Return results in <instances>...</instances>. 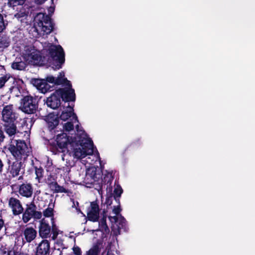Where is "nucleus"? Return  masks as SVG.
<instances>
[{
	"instance_id": "bb28decb",
	"label": "nucleus",
	"mask_w": 255,
	"mask_h": 255,
	"mask_svg": "<svg viewBox=\"0 0 255 255\" xmlns=\"http://www.w3.org/2000/svg\"><path fill=\"white\" fill-rule=\"evenodd\" d=\"M11 78L9 74H5L0 77V89L2 88L5 83Z\"/></svg>"
},
{
	"instance_id": "f03ea898",
	"label": "nucleus",
	"mask_w": 255,
	"mask_h": 255,
	"mask_svg": "<svg viewBox=\"0 0 255 255\" xmlns=\"http://www.w3.org/2000/svg\"><path fill=\"white\" fill-rule=\"evenodd\" d=\"M77 138L72 141L70 148L68 149L69 155L74 158L79 159L84 158L94 152V145L92 141L88 138L85 131L78 125H76Z\"/></svg>"
},
{
	"instance_id": "c85d7f7f",
	"label": "nucleus",
	"mask_w": 255,
	"mask_h": 255,
	"mask_svg": "<svg viewBox=\"0 0 255 255\" xmlns=\"http://www.w3.org/2000/svg\"><path fill=\"white\" fill-rule=\"evenodd\" d=\"M99 252V247L95 246L87 252L85 255H97Z\"/></svg>"
},
{
	"instance_id": "dca6fc26",
	"label": "nucleus",
	"mask_w": 255,
	"mask_h": 255,
	"mask_svg": "<svg viewBox=\"0 0 255 255\" xmlns=\"http://www.w3.org/2000/svg\"><path fill=\"white\" fill-rule=\"evenodd\" d=\"M4 129L5 133L10 138V141L12 139H14L15 135L18 132L16 126L13 123H5L4 125Z\"/></svg>"
},
{
	"instance_id": "a18cd8bd",
	"label": "nucleus",
	"mask_w": 255,
	"mask_h": 255,
	"mask_svg": "<svg viewBox=\"0 0 255 255\" xmlns=\"http://www.w3.org/2000/svg\"><path fill=\"white\" fill-rule=\"evenodd\" d=\"M107 255H114L111 251H110V250H108Z\"/></svg>"
},
{
	"instance_id": "49530a36",
	"label": "nucleus",
	"mask_w": 255,
	"mask_h": 255,
	"mask_svg": "<svg viewBox=\"0 0 255 255\" xmlns=\"http://www.w3.org/2000/svg\"><path fill=\"white\" fill-rule=\"evenodd\" d=\"M65 169L67 173H68L70 171V169L68 167H66Z\"/></svg>"
},
{
	"instance_id": "b1692460",
	"label": "nucleus",
	"mask_w": 255,
	"mask_h": 255,
	"mask_svg": "<svg viewBox=\"0 0 255 255\" xmlns=\"http://www.w3.org/2000/svg\"><path fill=\"white\" fill-rule=\"evenodd\" d=\"M100 231L102 232L107 233L109 231L108 227L106 224V217H104L99 223V229L95 231Z\"/></svg>"
},
{
	"instance_id": "a211bd4d",
	"label": "nucleus",
	"mask_w": 255,
	"mask_h": 255,
	"mask_svg": "<svg viewBox=\"0 0 255 255\" xmlns=\"http://www.w3.org/2000/svg\"><path fill=\"white\" fill-rule=\"evenodd\" d=\"M19 193L22 196L30 197L33 193V189L30 184H23L19 188Z\"/></svg>"
},
{
	"instance_id": "7ed1b4c3",
	"label": "nucleus",
	"mask_w": 255,
	"mask_h": 255,
	"mask_svg": "<svg viewBox=\"0 0 255 255\" xmlns=\"http://www.w3.org/2000/svg\"><path fill=\"white\" fill-rule=\"evenodd\" d=\"M67 87L65 88L59 89L56 90L50 97L47 98L46 104L48 107L53 109H56L61 104V98L63 101H74L75 100V94L74 90L71 88V85H65Z\"/></svg>"
},
{
	"instance_id": "4468645a",
	"label": "nucleus",
	"mask_w": 255,
	"mask_h": 255,
	"mask_svg": "<svg viewBox=\"0 0 255 255\" xmlns=\"http://www.w3.org/2000/svg\"><path fill=\"white\" fill-rule=\"evenodd\" d=\"M50 244L46 240H43L37 248L36 255H49Z\"/></svg>"
},
{
	"instance_id": "5701e85b",
	"label": "nucleus",
	"mask_w": 255,
	"mask_h": 255,
	"mask_svg": "<svg viewBox=\"0 0 255 255\" xmlns=\"http://www.w3.org/2000/svg\"><path fill=\"white\" fill-rule=\"evenodd\" d=\"M26 62L19 61L18 59H16L15 61L11 64V67L13 69L22 70L26 67Z\"/></svg>"
},
{
	"instance_id": "423d86ee",
	"label": "nucleus",
	"mask_w": 255,
	"mask_h": 255,
	"mask_svg": "<svg viewBox=\"0 0 255 255\" xmlns=\"http://www.w3.org/2000/svg\"><path fill=\"white\" fill-rule=\"evenodd\" d=\"M8 148L11 154L17 160L25 158L27 156L28 148L23 140L12 139Z\"/></svg>"
},
{
	"instance_id": "9d476101",
	"label": "nucleus",
	"mask_w": 255,
	"mask_h": 255,
	"mask_svg": "<svg viewBox=\"0 0 255 255\" xmlns=\"http://www.w3.org/2000/svg\"><path fill=\"white\" fill-rule=\"evenodd\" d=\"M87 217L89 220L92 222L98 221L99 216V207L96 202H92L87 210Z\"/></svg>"
},
{
	"instance_id": "37998d69",
	"label": "nucleus",
	"mask_w": 255,
	"mask_h": 255,
	"mask_svg": "<svg viewBox=\"0 0 255 255\" xmlns=\"http://www.w3.org/2000/svg\"><path fill=\"white\" fill-rule=\"evenodd\" d=\"M46 0H34L35 3L37 4H41L44 3Z\"/></svg>"
},
{
	"instance_id": "0eeeda50",
	"label": "nucleus",
	"mask_w": 255,
	"mask_h": 255,
	"mask_svg": "<svg viewBox=\"0 0 255 255\" xmlns=\"http://www.w3.org/2000/svg\"><path fill=\"white\" fill-rule=\"evenodd\" d=\"M19 108L24 113L30 114L36 111L37 105L35 100L32 96H26L21 99Z\"/></svg>"
},
{
	"instance_id": "e433bc0d",
	"label": "nucleus",
	"mask_w": 255,
	"mask_h": 255,
	"mask_svg": "<svg viewBox=\"0 0 255 255\" xmlns=\"http://www.w3.org/2000/svg\"><path fill=\"white\" fill-rule=\"evenodd\" d=\"M73 250L74 253V254L76 255H81V252L80 249L78 247H74L73 248Z\"/></svg>"
},
{
	"instance_id": "aec40b11",
	"label": "nucleus",
	"mask_w": 255,
	"mask_h": 255,
	"mask_svg": "<svg viewBox=\"0 0 255 255\" xmlns=\"http://www.w3.org/2000/svg\"><path fill=\"white\" fill-rule=\"evenodd\" d=\"M23 235L26 242L30 243L36 238L37 232L32 227H27L24 230Z\"/></svg>"
},
{
	"instance_id": "a878e982",
	"label": "nucleus",
	"mask_w": 255,
	"mask_h": 255,
	"mask_svg": "<svg viewBox=\"0 0 255 255\" xmlns=\"http://www.w3.org/2000/svg\"><path fill=\"white\" fill-rule=\"evenodd\" d=\"M78 124V123H74L73 121H71L70 122H67L63 125V128L65 131H70L71 130H73L74 129V124ZM76 125H78L82 129V128L80 127L78 124H76ZM76 127V126H75Z\"/></svg>"
},
{
	"instance_id": "f3484780",
	"label": "nucleus",
	"mask_w": 255,
	"mask_h": 255,
	"mask_svg": "<svg viewBox=\"0 0 255 255\" xmlns=\"http://www.w3.org/2000/svg\"><path fill=\"white\" fill-rule=\"evenodd\" d=\"M34 209H36V206L34 204H30L27 206L22 215V220L25 223L28 222L33 217Z\"/></svg>"
},
{
	"instance_id": "6ab92c4d",
	"label": "nucleus",
	"mask_w": 255,
	"mask_h": 255,
	"mask_svg": "<svg viewBox=\"0 0 255 255\" xmlns=\"http://www.w3.org/2000/svg\"><path fill=\"white\" fill-rule=\"evenodd\" d=\"M21 162L18 161L13 162L10 167V173L12 177H16L18 175L23 173V170L21 168Z\"/></svg>"
},
{
	"instance_id": "79ce46f5",
	"label": "nucleus",
	"mask_w": 255,
	"mask_h": 255,
	"mask_svg": "<svg viewBox=\"0 0 255 255\" xmlns=\"http://www.w3.org/2000/svg\"><path fill=\"white\" fill-rule=\"evenodd\" d=\"M3 165H4L3 162L2 161L1 159H0V173H1L2 171Z\"/></svg>"
},
{
	"instance_id": "6e6552de",
	"label": "nucleus",
	"mask_w": 255,
	"mask_h": 255,
	"mask_svg": "<svg viewBox=\"0 0 255 255\" xmlns=\"http://www.w3.org/2000/svg\"><path fill=\"white\" fill-rule=\"evenodd\" d=\"M75 138H77V136L71 137L69 139L65 133L58 134L56 140L58 148L62 152L65 151L67 152L68 149H69L70 148V144L72 143V140H75Z\"/></svg>"
},
{
	"instance_id": "58836bf2",
	"label": "nucleus",
	"mask_w": 255,
	"mask_h": 255,
	"mask_svg": "<svg viewBox=\"0 0 255 255\" xmlns=\"http://www.w3.org/2000/svg\"><path fill=\"white\" fill-rule=\"evenodd\" d=\"M52 232H53V236L52 237L53 239H55L58 234V232L56 231L55 225H52Z\"/></svg>"
},
{
	"instance_id": "cd10ccee",
	"label": "nucleus",
	"mask_w": 255,
	"mask_h": 255,
	"mask_svg": "<svg viewBox=\"0 0 255 255\" xmlns=\"http://www.w3.org/2000/svg\"><path fill=\"white\" fill-rule=\"evenodd\" d=\"M23 2V0H9L7 4L10 7H14L16 5H21Z\"/></svg>"
},
{
	"instance_id": "4be33fe9",
	"label": "nucleus",
	"mask_w": 255,
	"mask_h": 255,
	"mask_svg": "<svg viewBox=\"0 0 255 255\" xmlns=\"http://www.w3.org/2000/svg\"><path fill=\"white\" fill-rule=\"evenodd\" d=\"M109 219L112 222H115L117 224V226L119 229L125 227L126 225V220L122 216L118 217L116 216L113 217H109Z\"/></svg>"
},
{
	"instance_id": "7c9ffc66",
	"label": "nucleus",
	"mask_w": 255,
	"mask_h": 255,
	"mask_svg": "<svg viewBox=\"0 0 255 255\" xmlns=\"http://www.w3.org/2000/svg\"><path fill=\"white\" fill-rule=\"evenodd\" d=\"M43 215L45 217H52L53 215V209L51 207H48L43 211Z\"/></svg>"
},
{
	"instance_id": "9b49d317",
	"label": "nucleus",
	"mask_w": 255,
	"mask_h": 255,
	"mask_svg": "<svg viewBox=\"0 0 255 255\" xmlns=\"http://www.w3.org/2000/svg\"><path fill=\"white\" fill-rule=\"evenodd\" d=\"M8 205L11 209L14 215H19L23 211V207L20 201L14 197L8 199Z\"/></svg>"
},
{
	"instance_id": "4c0bfd02",
	"label": "nucleus",
	"mask_w": 255,
	"mask_h": 255,
	"mask_svg": "<svg viewBox=\"0 0 255 255\" xmlns=\"http://www.w3.org/2000/svg\"><path fill=\"white\" fill-rule=\"evenodd\" d=\"M7 255H25L23 253L15 252L14 251L11 250L8 252Z\"/></svg>"
},
{
	"instance_id": "f8f14e48",
	"label": "nucleus",
	"mask_w": 255,
	"mask_h": 255,
	"mask_svg": "<svg viewBox=\"0 0 255 255\" xmlns=\"http://www.w3.org/2000/svg\"><path fill=\"white\" fill-rule=\"evenodd\" d=\"M60 117L63 121H66L71 118L70 121H73L74 123H79L77 117L73 113V108L70 106H68L62 112Z\"/></svg>"
},
{
	"instance_id": "473e14b6",
	"label": "nucleus",
	"mask_w": 255,
	"mask_h": 255,
	"mask_svg": "<svg viewBox=\"0 0 255 255\" xmlns=\"http://www.w3.org/2000/svg\"><path fill=\"white\" fill-rule=\"evenodd\" d=\"M5 28V25L3 21V17L0 14V32H2Z\"/></svg>"
},
{
	"instance_id": "a19ab883",
	"label": "nucleus",
	"mask_w": 255,
	"mask_h": 255,
	"mask_svg": "<svg viewBox=\"0 0 255 255\" xmlns=\"http://www.w3.org/2000/svg\"><path fill=\"white\" fill-rule=\"evenodd\" d=\"M4 138V135L3 131L0 128V141L3 140Z\"/></svg>"
},
{
	"instance_id": "2f4dec72",
	"label": "nucleus",
	"mask_w": 255,
	"mask_h": 255,
	"mask_svg": "<svg viewBox=\"0 0 255 255\" xmlns=\"http://www.w3.org/2000/svg\"><path fill=\"white\" fill-rule=\"evenodd\" d=\"M43 170L41 168H35L36 178L39 181L40 179L42 177Z\"/></svg>"
},
{
	"instance_id": "393cba45",
	"label": "nucleus",
	"mask_w": 255,
	"mask_h": 255,
	"mask_svg": "<svg viewBox=\"0 0 255 255\" xmlns=\"http://www.w3.org/2000/svg\"><path fill=\"white\" fill-rule=\"evenodd\" d=\"M86 177L87 179L91 178L93 181H96L97 179L96 169L94 167L89 168L86 172Z\"/></svg>"
},
{
	"instance_id": "ddd939ff",
	"label": "nucleus",
	"mask_w": 255,
	"mask_h": 255,
	"mask_svg": "<svg viewBox=\"0 0 255 255\" xmlns=\"http://www.w3.org/2000/svg\"><path fill=\"white\" fill-rule=\"evenodd\" d=\"M51 231L50 226L45 219H43L40 221L39 227V234L42 238H47L49 237Z\"/></svg>"
},
{
	"instance_id": "c03bdc74",
	"label": "nucleus",
	"mask_w": 255,
	"mask_h": 255,
	"mask_svg": "<svg viewBox=\"0 0 255 255\" xmlns=\"http://www.w3.org/2000/svg\"><path fill=\"white\" fill-rule=\"evenodd\" d=\"M3 224H4V223H3V220L0 219V230L2 228V227L3 226Z\"/></svg>"
},
{
	"instance_id": "c9c22d12",
	"label": "nucleus",
	"mask_w": 255,
	"mask_h": 255,
	"mask_svg": "<svg viewBox=\"0 0 255 255\" xmlns=\"http://www.w3.org/2000/svg\"><path fill=\"white\" fill-rule=\"evenodd\" d=\"M121 211V209L120 208V206H114V208L113 209V212L115 214V215H118L119 214L120 212Z\"/></svg>"
},
{
	"instance_id": "ea45409f",
	"label": "nucleus",
	"mask_w": 255,
	"mask_h": 255,
	"mask_svg": "<svg viewBox=\"0 0 255 255\" xmlns=\"http://www.w3.org/2000/svg\"><path fill=\"white\" fill-rule=\"evenodd\" d=\"M94 158L91 161V162H89L90 164H93L94 163V162H93V160L95 159V161L99 160H100V157L99 155L98 154L97 155H95L94 156H92Z\"/></svg>"
},
{
	"instance_id": "412c9836",
	"label": "nucleus",
	"mask_w": 255,
	"mask_h": 255,
	"mask_svg": "<svg viewBox=\"0 0 255 255\" xmlns=\"http://www.w3.org/2000/svg\"><path fill=\"white\" fill-rule=\"evenodd\" d=\"M48 187L55 193H66V190L62 186L59 185L55 181L48 182Z\"/></svg>"
},
{
	"instance_id": "2eb2a0df",
	"label": "nucleus",
	"mask_w": 255,
	"mask_h": 255,
	"mask_svg": "<svg viewBox=\"0 0 255 255\" xmlns=\"http://www.w3.org/2000/svg\"><path fill=\"white\" fill-rule=\"evenodd\" d=\"M45 120L50 130L53 129L59 124L57 116L53 113H50L46 116Z\"/></svg>"
},
{
	"instance_id": "72a5a7b5",
	"label": "nucleus",
	"mask_w": 255,
	"mask_h": 255,
	"mask_svg": "<svg viewBox=\"0 0 255 255\" xmlns=\"http://www.w3.org/2000/svg\"><path fill=\"white\" fill-rule=\"evenodd\" d=\"M33 217L35 219H40L42 217V213L41 212L36 211L34 209V215Z\"/></svg>"
},
{
	"instance_id": "f704fd0d",
	"label": "nucleus",
	"mask_w": 255,
	"mask_h": 255,
	"mask_svg": "<svg viewBox=\"0 0 255 255\" xmlns=\"http://www.w3.org/2000/svg\"><path fill=\"white\" fill-rule=\"evenodd\" d=\"M114 192L116 195L120 196L123 192V190L120 187H117L115 189Z\"/></svg>"
},
{
	"instance_id": "c756f323",
	"label": "nucleus",
	"mask_w": 255,
	"mask_h": 255,
	"mask_svg": "<svg viewBox=\"0 0 255 255\" xmlns=\"http://www.w3.org/2000/svg\"><path fill=\"white\" fill-rule=\"evenodd\" d=\"M9 45V41L6 38H1L0 40V48H4L7 47Z\"/></svg>"
},
{
	"instance_id": "de8ad7c7",
	"label": "nucleus",
	"mask_w": 255,
	"mask_h": 255,
	"mask_svg": "<svg viewBox=\"0 0 255 255\" xmlns=\"http://www.w3.org/2000/svg\"><path fill=\"white\" fill-rule=\"evenodd\" d=\"M49 10H50V11H53L54 9H53V8H52V7H50V8H49Z\"/></svg>"
},
{
	"instance_id": "20e7f679",
	"label": "nucleus",
	"mask_w": 255,
	"mask_h": 255,
	"mask_svg": "<svg viewBox=\"0 0 255 255\" xmlns=\"http://www.w3.org/2000/svg\"><path fill=\"white\" fill-rule=\"evenodd\" d=\"M47 82L55 85H67L69 84V81L65 78L63 72L60 73L59 76L56 78L52 76H48L46 80L43 79H35L33 81V85L41 91L45 93L50 90V86Z\"/></svg>"
},
{
	"instance_id": "1a4fd4ad",
	"label": "nucleus",
	"mask_w": 255,
	"mask_h": 255,
	"mask_svg": "<svg viewBox=\"0 0 255 255\" xmlns=\"http://www.w3.org/2000/svg\"><path fill=\"white\" fill-rule=\"evenodd\" d=\"M2 120L5 123H13L16 119V114L12 105L5 106L1 111Z\"/></svg>"
},
{
	"instance_id": "39448f33",
	"label": "nucleus",
	"mask_w": 255,
	"mask_h": 255,
	"mask_svg": "<svg viewBox=\"0 0 255 255\" xmlns=\"http://www.w3.org/2000/svg\"><path fill=\"white\" fill-rule=\"evenodd\" d=\"M34 21L33 28L37 33L48 34L52 31L53 25L49 16L43 13H39L35 16Z\"/></svg>"
},
{
	"instance_id": "f257e3e1",
	"label": "nucleus",
	"mask_w": 255,
	"mask_h": 255,
	"mask_svg": "<svg viewBox=\"0 0 255 255\" xmlns=\"http://www.w3.org/2000/svg\"><path fill=\"white\" fill-rule=\"evenodd\" d=\"M43 52L46 51L48 54L42 56L40 52L31 46H25L22 52V56L27 64L37 65L41 61H47L52 65L54 70L59 69L65 61V54L60 45H54L47 43L44 46Z\"/></svg>"
}]
</instances>
